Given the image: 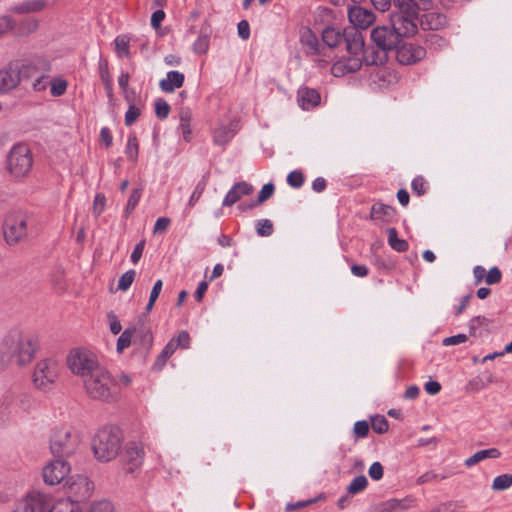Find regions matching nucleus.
I'll list each match as a JSON object with an SVG mask.
<instances>
[{"label":"nucleus","instance_id":"nucleus-1","mask_svg":"<svg viewBox=\"0 0 512 512\" xmlns=\"http://www.w3.org/2000/svg\"><path fill=\"white\" fill-rule=\"evenodd\" d=\"M37 349L38 341L35 337L19 329H12L0 343V364L8 366L15 363L25 366L32 361Z\"/></svg>","mask_w":512,"mask_h":512},{"label":"nucleus","instance_id":"nucleus-2","mask_svg":"<svg viewBox=\"0 0 512 512\" xmlns=\"http://www.w3.org/2000/svg\"><path fill=\"white\" fill-rule=\"evenodd\" d=\"M82 381L90 399L108 403L117 400L118 383L105 367L101 366Z\"/></svg>","mask_w":512,"mask_h":512},{"label":"nucleus","instance_id":"nucleus-3","mask_svg":"<svg viewBox=\"0 0 512 512\" xmlns=\"http://www.w3.org/2000/svg\"><path fill=\"white\" fill-rule=\"evenodd\" d=\"M121 444L122 434L119 428L105 426L93 438L92 449L97 460L109 462L118 455Z\"/></svg>","mask_w":512,"mask_h":512},{"label":"nucleus","instance_id":"nucleus-4","mask_svg":"<svg viewBox=\"0 0 512 512\" xmlns=\"http://www.w3.org/2000/svg\"><path fill=\"white\" fill-rule=\"evenodd\" d=\"M80 443V433L75 428L64 425L53 430L50 437V450L57 458H68L75 454Z\"/></svg>","mask_w":512,"mask_h":512},{"label":"nucleus","instance_id":"nucleus-5","mask_svg":"<svg viewBox=\"0 0 512 512\" xmlns=\"http://www.w3.org/2000/svg\"><path fill=\"white\" fill-rule=\"evenodd\" d=\"M66 364L68 369L82 380L102 366L97 355L84 347L71 349L67 355Z\"/></svg>","mask_w":512,"mask_h":512},{"label":"nucleus","instance_id":"nucleus-6","mask_svg":"<svg viewBox=\"0 0 512 512\" xmlns=\"http://www.w3.org/2000/svg\"><path fill=\"white\" fill-rule=\"evenodd\" d=\"M33 166L31 151L26 144L14 145L8 155L7 168L15 178L26 177Z\"/></svg>","mask_w":512,"mask_h":512},{"label":"nucleus","instance_id":"nucleus-7","mask_svg":"<svg viewBox=\"0 0 512 512\" xmlns=\"http://www.w3.org/2000/svg\"><path fill=\"white\" fill-rule=\"evenodd\" d=\"M60 366L54 358L39 360L33 372V384L42 391L50 390L59 376Z\"/></svg>","mask_w":512,"mask_h":512},{"label":"nucleus","instance_id":"nucleus-8","mask_svg":"<svg viewBox=\"0 0 512 512\" xmlns=\"http://www.w3.org/2000/svg\"><path fill=\"white\" fill-rule=\"evenodd\" d=\"M300 42L306 55L313 57V61L320 68H325L333 59L327 54V49L322 45L317 36L308 28L301 32Z\"/></svg>","mask_w":512,"mask_h":512},{"label":"nucleus","instance_id":"nucleus-9","mask_svg":"<svg viewBox=\"0 0 512 512\" xmlns=\"http://www.w3.org/2000/svg\"><path fill=\"white\" fill-rule=\"evenodd\" d=\"M64 488L68 498L66 501L77 505L91 498L94 484L87 476L74 475L65 481Z\"/></svg>","mask_w":512,"mask_h":512},{"label":"nucleus","instance_id":"nucleus-10","mask_svg":"<svg viewBox=\"0 0 512 512\" xmlns=\"http://www.w3.org/2000/svg\"><path fill=\"white\" fill-rule=\"evenodd\" d=\"M27 215L21 211L10 212L4 221V237L8 244H17L27 236Z\"/></svg>","mask_w":512,"mask_h":512},{"label":"nucleus","instance_id":"nucleus-11","mask_svg":"<svg viewBox=\"0 0 512 512\" xmlns=\"http://www.w3.org/2000/svg\"><path fill=\"white\" fill-rule=\"evenodd\" d=\"M52 507L53 500L48 494L34 490L16 502L13 512H50Z\"/></svg>","mask_w":512,"mask_h":512},{"label":"nucleus","instance_id":"nucleus-12","mask_svg":"<svg viewBox=\"0 0 512 512\" xmlns=\"http://www.w3.org/2000/svg\"><path fill=\"white\" fill-rule=\"evenodd\" d=\"M352 49L359 51L362 58V64L366 66H374V68L384 65L388 59L387 52L375 47L364 48L363 40L359 38H353L352 41H347V50L350 52Z\"/></svg>","mask_w":512,"mask_h":512},{"label":"nucleus","instance_id":"nucleus-13","mask_svg":"<svg viewBox=\"0 0 512 512\" xmlns=\"http://www.w3.org/2000/svg\"><path fill=\"white\" fill-rule=\"evenodd\" d=\"M417 17L418 13L410 14L407 11H400V13L392 15L391 26L400 40L402 37H410L416 34L418 29Z\"/></svg>","mask_w":512,"mask_h":512},{"label":"nucleus","instance_id":"nucleus-14","mask_svg":"<svg viewBox=\"0 0 512 512\" xmlns=\"http://www.w3.org/2000/svg\"><path fill=\"white\" fill-rule=\"evenodd\" d=\"M371 39L377 48L388 52L395 49L400 39L392 26H378L371 31Z\"/></svg>","mask_w":512,"mask_h":512},{"label":"nucleus","instance_id":"nucleus-15","mask_svg":"<svg viewBox=\"0 0 512 512\" xmlns=\"http://www.w3.org/2000/svg\"><path fill=\"white\" fill-rule=\"evenodd\" d=\"M70 470L71 467L67 461L57 458L43 468V479L49 485H56L65 479Z\"/></svg>","mask_w":512,"mask_h":512},{"label":"nucleus","instance_id":"nucleus-16","mask_svg":"<svg viewBox=\"0 0 512 512\" xmlns=\"http://www.w3.org/2000/svg\"><path fill=\"white\" fill-rule=\"evenodd\" d=\"M423 46L414 43H403L396 47V59L402 65L415 64L426 57Z\"/></svg>","mask_w":512,"mask_h":512},{"label":"nucleus","instance_id":"nucleus-17","mask_svg":"<svg viewBox=\"0 0 512 512\" xmlns=\"http://www.w3.org/2000/svg\"><path fill=\"white\" fill-rule=\"evenodd\" d=\"M147 321V315L142 314L138 317L137 322L130 327L134 330L133 343L145 351H149L153 345V334Z\"/></svg>","mask_w":512,"mask_h":512},{"label":"nucleus","instance_id":"nucleus-18","mask_svg":"<svg viewBox=\"0 0 512 512\" xmlns=\"http://www.w3.org/2000/svg\"><path fill=\"white\" fill-rule=\"evenodd\" d=\"M348 53L349 56L336 61L332 65L331 73L335 77H342L348 73L356 72L361 68L362 58L359 54V51L356 49H352L351 52L348 50Z\"/></svg>","mask_w":512,"mask_h":512},{"label":"nucleus","instance_id":"nucleus-19","mask_svg":"<svg viewBox=\"0 0 512 512\" xmlns=\"http://www.w3.org/2000/svg\"><path fill=\"white\" fill-rule=\"evenodd\" d=\"M144 458V449L141 445L131 442L125 447L123 461L125 469L129 473H133L138 467L141 466Z\"/></svg>","mask_w":512,"mask_h":512},{"label":"nucleus","instance_id":"nucleus-20","mask_svg":"<svg viewBox=\"0 0 512 512\" xmlns=\"http://www.w3.org/2000/svg\"><path fill=\"white\" fill-rule=\"evenodd\" d=\"M370 80L377 87L383 89L397 83L398 75L391 68L382 65L380 67L373 68V71L370 73Z\"/></svg>","mask_w":512,"mask_h":512},{"label":"nucleus","instance_id":"nucleus-21","mask_svg":"<svg viewBox=\"0 0 512 512\" xmlns=\"http://www.w3.org/2000/svg\"><path fill=\"white\" fill-rule=\"evenodd\" d=\"M349 21L359 29H367L375 21V14L368 9L354 6L348 11Z\"/></svg>","mask_w":512,"mask_h":512},{"label":"nucleus","instance_id":"nucleus-22","mask_svg":"<svg viewBox=\"0 0 512 512\" xmlns=\"http://www.w3.org/2000/svg\"><path fill=\"white\" fill-rule=\"evenodd\" d=\"M253 192V186L247 182H238L228 191L223 206L230 207L238 202L243 196L250 195Z\"/></svg>","mask_w":512,"mask_h":512},{"label":"nucleus","instance_id":"nucleus-23","mask_svg":"<svg viewBox=\"0 0 512 512\" xmlns=\"http://www.w3.org/2000/svg\"><path fill=\"white\" fill-rule=\"evenodd\" d=\"M20 83V72L16 68L7 67L0 70V92L5 93Z\"/></svg>","mask_w":512,"mask_h":512},{"label":"nucleus","instance_id":"nucleus-24","mask_svg":"<svg viewBox=\"0 0 512 512\" xmlns=\"http://www.w3.org/2000/svg\"><path fill=\"white\" fill-rule=\"evenodd\" d=\"M237 123L229 122L227 125L221 124L215 128L213 133V141L216 145L225 146L235 136L237 132Z\"/></svg>","mask_w":512,"mask_h":512},{"label":"nucleus","instance_id":"nucleus-25","mask_svg":"<svg viewBox=\"0 0 512 512\" xmlns=\"http://www.w3.org/2000/svg\"><path fill=\"white\" fill-rule=\"evenodd\" d=\"M420 24L423 29L439 30L447 25V17L439 12H429L421 16Z\"/></svg>","mask_w":512,"mask_h":512},{"label":"nucleus","instance_id":"nucleus-26","mask_svg":"<svg viewBox=\"0 0 512 512\" xmlns=\"http://www.w3.org/2000/svg\"><path fill=\"white\" fill-rule=\"evenodd\" d=\"M297 96L298 102L304 110L314 108L320 102V94L315 89L307 87L300 88Z\"/></svg>","mask_w":512,"mask_h":512},{"label":"nucleus","instance_id":"nucleus-27","mask_svg":"<svg viewBox=\"0 0 512 512\" xmlns=\"http://www.w3.org/2000/svg\"><path fill=\"white\" fill-rule=\"evenodd\" d=\"M393 4L399 11L417 14L419 10L429 9L431 0H393Z\"/></svg>","mask_w":512,"mask_h":512},{"label":"nucleus","instance_id":"nucleus-28","mask_svg":"<svg viewBox=\"0 0 512 512\" xmlns=\"http://www.w3.org/2000/svg\"><path fill=\"white\" fill-rule=\"evenodd\" d=\"M185 80L183 73L178 71H169L166 78L162 79L159 86L163 92L172 93L175 89L182 87Z\"/></svg>","mask_w":512,"mask_h":512},{"label":"nucleus","instance_id":"nucleus-29","mask_svg":"<svg viewBox=\"0 0 512 512\" xmlns=\"http://www.w3.org/2000/svg\"><path fill=\"white\" fill-rule=\"evenodd\" d=\"M344 35L339 29L327 27L322 32V41L327 49V54L332 55L331 49L342 43Z\"/></svg>","mask_w":512,"mask_h":512},{"label":"nucleus","instance_id":"nucleus-30","mask_svg":"<svg viewBox=\"0 0 512 512\" xmlns=\"http://www.w3.org/2000/svg\"><path fill=\"white\" fill-rule=\"evenodd\" d=\"M396 210L392 206L383 204V203H375L372 205L370 210V218L372 220H380L383 222H391V220L395 217Z\"/></svg>","mask_w":512,"mask_h":512},{"label":"nucleus","instance_id":"nucleus-31","mask_svg":"<svg viewBox=\"0 0 512 512\" xmlns=\"http://www.w3.org/2000/svg\"><path fill=\"white\" fill-rule=\"evenodd\" d=\"M50 5L48 0H25L15 5L11 10L18 14L39 12Z\"/></svg>","mask_w":512,"mask_h":512},{"label":"nucleus","instance_id":"nucleus-32","mask_svg":"<svg viewBox=\"0 0 512 512\" xmlns=\"http://www.w3.org/2000/svg\"><path fill=\"white\" fill-rule=\"evenodd\" d=\"M414 505V499L412 497H406L403 499H389L380 504L382 512L392 511H403L411 508Z\"/></svg>","mask_w":512,"mask_h":512},{"label":"nucleus","instance_id":"nucleus-33","mask_svg":"<svg viewBox=\"0 0 512 512\" xmlns=\"http://www.w3.org/2000/svg\"><path fill=\"white\" fill-rule=\"evenodd\" d=\"M500 456H501V453L497 448H489V449H485V450H480V451H477L476 453H474L469 458H467L465 460V465L467 467H472L487 458L497 459Z\"/></svg>","mask_w":512,"mask_h":512},{"label":"nucleus","instance_id":"nucleus-34","mask_svg":"<svg viewBox=\"0 0 512 512\" xmlns=\"http://www.w3.org/2000/svg\"><path fill=\"white\" fill-rule=\"evenodd\" d=\"M176 350L177 345L175 344V338H172L164 347L162 352L158 355L153 365V369L160 371L165 366L167 360L174 354Z\"/></svg>","mask_w":512,"mask_h":512},{"label":"nucleus","instance_id":"nucleus-35","mask_svg":"<svg viewBox=\"0 0 512 512\" xmlns=\"http://www.w3.org/2000/svg\"><path fill=\"white\" fill-rule=\"evenodd\" d=\"M388 243L392 249L397 252H405L408 250V242L404 239L398 238L397 230L393 227L387 230Z\"/></svg>","mask_w":512,"mask_h":512},{"label":"nucleus","instance_id":"nucleus-36","mask_svg":"<svg viewBox=\"0 0 512 512\" xmlns=\"http://www.w3.org/2000/svg\"><path fill=\"white\" fill-rule=\"evenodd\" d=\"M425 43L428 49L439 52L446 49L449 45L447 39L443 38L438 34H428L425 39Z\"/></svg>","mask_w":512,"mask_h":512},{"label":"nucleus","instance_id":"nucleus-37","mask_svg":"<svg viewBox=\"0 0 512 512\" xmlns=\"http://www.w3.org/2000/svg\"><path fill=\"white\" fill-rule=\"evenodd\" d=\"M115 51L119 57H128L130 55V39L126 35H120L115 39Z\"/></svg>","mask_w":512,"mask_h":512},{"label":"nucleus","instance_id":"nucleus-38","mask_svg":"<svg viewBox=\"0 0 512 512\" xmlns=\"http://www.w3.org/2000/svg\"><path fill=\"white\" fill-rule=\"evenodd\" d=\"M138 150H139L138 139L135 134H130L128 136L126 150H125L128 159L135 162L138 158Z\"/></svg>","mask_w":512,"mask_h":512},{"label":"nucleus","instance_id":"nucleus-39","mask_svg":"<svg viewBox=\"0 0 512 512\" xmlns=\"http://www.w3.org/2000/svg\"><path fill=\"white\" fill-rule=\"evenodd\" d=\"M368 486V480L364 475H360L354 478L349 486L347 487V492L349 494H357L364 491Z\"/></svg>","mask_w":512,"mask_h":512},{"label":"nucleus","instance_id":"nucleus-40","mask_svg":"<svg viewBox=\"0 0 512 512\" xmlns=\"http://www.w3.org/2000/svg\"><path fill=\"white\" fill-rule=\"evenodd\" d=\"M134 330L130 327L125 329L117 340V352L122 353L124 349L128 348L133 340Z\"/></svg>","mask_w":512,"mask_h":512},{"label":"nucleus","instance_id":"nucleus-41","mask_svg":"<svg viewBox=\"0 0 512 512\" xmlns=\"http://www.w3.org/2000/svg\"><path fill=\"white\" fill-rule=\"evenodd\" d=\"M512 486V475L502 474L494 478L492 482V489L494 491H503Z\"/></svg>","mask_w":512,"mask_h":512},{"label":"nucleus","instance_id":"nucleus-42","mask_svg":"<svg viewBox=\"0 0 512 512\" xmlns=\"http://www.w3.org/2000/svg\"><path fill=\"white\" fill-rule=\"evenodd\" d=\"M275 187L272 183L265 184L260 190L257 199L250 204L249 208H254L268 200L274 193Z\"/></svg>","mask_w":512,"mask_h":512},{"label":"nucleus","instance_id":"nucleus-43","mask_svg":"<svg viewBox=\"0 0 512 512\" xmlns=\"http://www.w3.org/2000/svg\"><path fill=\"white\" fill-rule=\"evenodd\" d=\"M142 192L143 188H135L132 190L125 208L126 216H129L134 211V209L136 208L141 199Z\"/></svg>","mask_w":512,"mask_h":512},{"label":"nucleus","instance_id":"nucleus-44","mask_svg":"<svg viewBox=\"0 0 512 512\" xmlns=\"http://www.w3.org/2000/svg\"><path fill=\"white\" fill-rule=\"evenodd\" d=\"M142 107L136 103H131L125 113V125L131 126L141 115Z\"/></svg>","mask_w":512,"mask_h":512},{"label":"nucleus","instance_id":"nucleus-45","mask_svg":"<svg viewBox=\"0 0 512 512\" xmlns=\"http://www.w3.org/2000/svg\"><path fill=\"white\" fill-rule=\"evenodd\" d=\"M162 286H163V282L162 280H157L155 283H154V286L151 290V293H150V297H149V301L146 305V312L149 313L153 307H154V304L157 300V298L159 297L160 293H161V290H162Z\"/></svg>","mask_w":512,"mask_h":512},{"label":"nucleus","instance_id":"nucleus-46","mask_svg":"<svg viewBox=\"0 0 512 512\" xmlns=\"http://www.w3.org/2000/svg\"><path fill=\"white\" fill-rule=\"evenodd\" d=\"M371 427L374 432L383 434L388 430L389 424L384 416H375L371 419Z\"/></svg>","mask_w":512,"mask_h":512},{"label":"nucleus","instance_id":"nucleus-47","mask_svg":"<svg viewBox=\"0 0 512 512\" xmlns=\"http://www.w3.org/2000/svg\"><path fill=\"white\" fill-rule=\"evenodd\" d=\"M38 29V21L32 18L24 19L18 28L19 34H30Z\"/></svg>","mask_w":512,"mask_h":512},{"label":"nucleus","instance_id":"nucleus-48","mask_svg":"<svg viewBox=\"0 0 512 512\" xmlns=\"http://www.w3.org/2000/svg\"><path fill=\"white\" fill-rule=\"evenodd\" d=\"M412 191L418 196H422L427 192L428 184L423 176H417L411 183Z\"/></svg>","mask_w":512,"mask_h":512},{"label":"nucleus","instance_id":"nucleus-49","mask_svg":"<svg viewBox=\"0 0 512 512\" xmlns=\"http://www.w3.org/2000/svg\"><path fill=\"white\" fill-rule=\"evenodd\" d=\"M257 233L259 236L267 237L273 233V223L269 219L259 220L256 224Z\"/></svg>","mask_w":512,"mask_h":512},{"label":"nucleus","instance_id":"nucleus-50","mask_svg":"<svg viewBox=\"0 0 512 512\" xmlns=\"http://www.w3.org/2000/svg\"><path fill=\"white\" fill-rule=\"evenodd\" d=\"M135 274L134 270H128L125 272L118 281V289L121 291L128 290L135 279Z\"/></svg>","mask_w":512,"mask_h":512},{"label":"nucleus","instance_id":"nucleus-51","mask_svg":"<svg viewBox=\"0 0 512 512\" xmlns=\"http://www.w3.org/2000/svg\"><path fill=\"white\" fill-rule=\"evenodd\" d=\"M170 112V106L166 100L159 98L155 102V113L159 119H166Z\"/></svg>","mask_w":512,"mask_h":512},{"label":"nucleus","instance_id":"nucleus-52","mask_svg":"<svg viewBox=\"0 0 512 512\" xmlns=\"http://www.w3.org/2000/svg\"><path fill=\"white\" fill-rule=\"evenodd\" d=\"M209 48V36L201 34L195 41L193 49L197 54H205Z\"/></svg>","mask_w":512,"mask_h":512},{"label":"nucleus","instance_id":"nucleus-53","mask_svg":"<svg viewBox=\"0 0 512 512\" xmlns=\"http://www.w3.org/2000/svg\"><path fill=\"white\" fill-rule=\"evenodd\" d=\"M490 320L484 316H476L469 322L470 334L474 335L476 331L481 327H488Z\"/></svg>","mask_w":512,"mask_h":512},{"label":"nucleus","instance_id":"nucleus-54","mask_svg":"<svg viewBox=\"0 0 512 512\" xmlns=\"http://www.w3.org/2000/svg\"><path fill=\"white\" fill-rule=\"evenodd\" d=\"M50 512H81L78 505L68 501H60L52 507Z\"/></svg>","mask_w":512,"mask_h":512},{"label":"nucleus","instance_id":"nucleus-55","mask_svg":"<svg viewBox=\"0 0 512 512\" xmlns=\"http://www.w3.org/2000/svg\"><path fill=\"white\" fill-rule=\"evenodd\" d=\"M287 182L293 188H300L304 183V175L301 171L294 170L288 174Z\"/></svg>","mask_w":512,"mask_h":512},{"label":"nucleus","instance_id":"nucleus-56","mask_svg":"<svg viewBox=\"0 0 512 512\" xmlns=\"http://www.w3.org/2000/svg\"><path fill=\"white\" fill-rule=\"evenodd\" d=\"M51 94L53 96H61L67 90V82L63 79H54L50 82Z\"/></svg>","mask_w":512,"mask_h":512},{"label":"nucleus","instance_id":"nucleus-57","mask_svg":"<svg viewBox=\"0 0 512 512\" xmlns=\"http://www.w3.org/2000/svg\"><path fill=\"white\" fill-rule=\"evenodd\" d=\"M369 432V424L367 421H357L354 424L353 433L356 438H364L368 435Z\"/></svg>","mask_w":512,"mask_h":512},{"label":"nucleus","instance_id":"nucleus-58","mask_svg":"<svg viewBox=\"0 0 512 512\" xmlns=\"http://www.w3.org/2000/svg\"><path fill=\"white\" fill-rule=\"evenodd\" d=\"M205 187H206V182L204 180L200 181L196 185V187H195V189H194V191H193V193H192V195H191V197H190V199L188 201V207H193L196 204V202L202 196V194H203V192L205 190Z\"/></svg>","mask_w":512,"mask_h":512},{"label":"nucleus","instance_id":"nucleus-59","mask_svg":"<svg viewBox=\"0 0 512 512\" xmlns=\"http://www.w3.org/2000/svg\"><path fill=\"white\" fill-rule=\"evenodd\" d=\"M502 279V273L498 267H492L486 274L485 282L488 285L497 284Z\"/></svg>","mask_w":512,"mask_h":512},{"label":"nucleus","instance_id":"nucleus-60","mask_svg":"<svg viewBox=\"0 0 512 512\" xmlns=\"http://www.w3.org/2000/svg\"><path fill=\"white\" fill-rule=\"evenodd\" d=\"M107 319L109 322V328L112 334L117 335L121 332L122 326L117 316L113 311L108 312Z\"/></svg>","mask_w":512,"mask_h":512},{"label":"nucleus","instance_id":"nucleus-61","mask_svg":"<svg viewBox=\"0 0 512 512\" xmlns=\"http://www.w3.org/2000/svg\"><path fill=\"white\" fill-rule=\"evenodd\" d=\"M89 512H114V508L111 502L102 500L95 502Z\"/></svg>","mask_w":512,"mask_h":512},{"label":"nucleus","instance_id":"nucleus-62","mask_svg":"<svg viewBox=\"0 0 512 512\" xmlns=\"http://www.w3.org/2000/svg\"><path fill=\"white\" fill-rule=\"evenodd\" d=\"M368 474L375 481L382 479L384 474L382 464L380 462L372 463V465L369 467Z\"/></svg>","mask_w":512,"mask_h":512},{"label":"nucleus","instance_id":"nucleus-63","mask_svg":"<svg viewBox=\"0 0 512 512\" xmlns=\"http://www.w3.org/2000/svg\"><path fill=\"white\" fill-rule=\"evenodd\" d=\"M105 204H106L105 196L103 194H97L95 196L94 203H93V209H92L93 214L98 217L104 211Z\"/></svg>","mask_w":512,"mask_h":512},{"label":"nucleus","instance_id":"nucleus-64","mask_svg":"<svg viewBox=\"0 0 512 512\" xmlns=\"http://www.w3.org/2000/svg\"><path fill=\"white\" fill-rule=\"evenodd\" d=\"M15 27L14 20L9 16L0 17V37Z\"/></svg>","mask_w":512,"mask_h":512}]
</instances>
